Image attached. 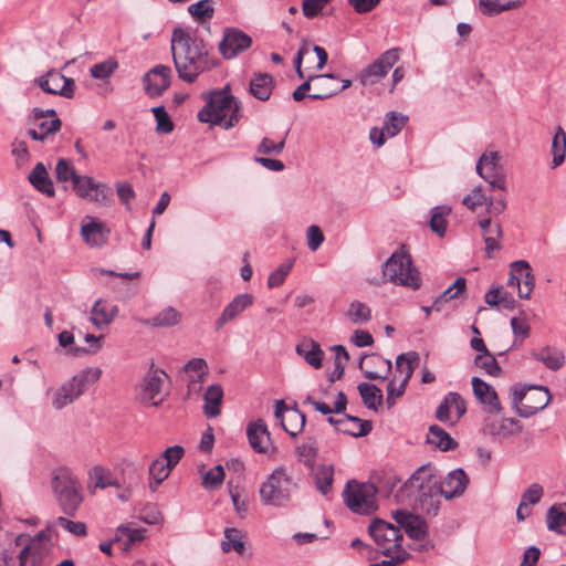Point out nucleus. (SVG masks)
<instances>
[{
  "instance_id": "obj_1",
  "label": "nucleus",
  "mask_w": 566,
  "mask_h": 566,
  "mask_svg": "<svg viewBox=\"0 0 566 566\" xmlns=\"http://www.w3.org/2000/svg\"><path fill=\"white\" fill-rule=\"evenodd\" d=\"M170 48L178 76L187 83H193L200 74L219 64V60L211 54L209 45L202 39L180 28L172 31Z\"/></svg>"
},
{
  "instance_id": "obj_2",
  "label": "nucleus",
  "mask_w": 566,
  "mask_h": 566,
  "mask_svg": "<svg viewBox=\"0 0 566 566\" xmlns=\"http://www.w3.org/2000/svg\"><path fill=\"white\" fill-rule=\"evenodd\" d=\"M441 496L443 494L440 476L430 464L418 468L396 495L398 502L419 507L428 515H437Z\"/></svg>"
},
{
  "instance_id": "obj_3",
  "label": "nucleus",
  "mask_w": 566,
  "mask_h": 566,
  "mask_svg": "<svg viewBox=\"0 0 566 566\" xmlns=\"http://www.w3.org/2000/svg\"><path fill=\"white\" fill-rule=\"evenodd\" d=\"M241 117V104L229 86L210 92L206 105L198 112L199 122L221 125L226 129L234 127Z\"/></svg>"
},
{
  "instance_id": "obj_4",
  "label": "nucleus",
  "mask_w": 566,
  "mask_h": 566,
  "mask_svg": "<svg viewBox=\"0 0 566 566\" xmlns=\"http://www.w3.org/2000/svg\"><path fill=\"white\" fill-rule=\"evenodd\" d=\"M297 483L287 473L286 469L279 467L272 471L260 486V499L264 505L285 507L290 504Z\"/></svg>"
},
{
  "instance_id": "obj_5",
  "label": "nucleus",
  "mask_w": 566,
  "mask_h": 566,
  "mask_svg": "<svg viewBox=\"0 0 566 566\" xmlns=\"http://www.w3.org/2000/svg\"><path fill=\"white\" fill-rule=\"evenodd\" d=\"M52 490L61 511L74 516L83 502L81 483L67 468H59L53 472Z\"/></svg>"
},
{
  "instance_id": "obj_6",
  "label": "nucleus",
  "mask_w": 566,
  "mask_h": 566,
  "mask_svg": "<svg viewBox=\"0 0 566 566\" xmlns=\"http://www.w3.org/2000/svg\"><path fill=\"white\" fill-rule=\"evenodd\" d=\"M382 273L396 285L406 286L413 291L419 290L422 284L421 274L413 265L411 255L403 250V245L384 263Z\"/></svg>"
},
{
  "instance_id": "obj_7",
  "label": "nucleus",
  "mask_w": 566,
  "mask_h": 566,
  "mask_svg": "<svg viewBox=\"0 0 566 566\" xmlns=\"http://www.w3.org/2000/svg\"><path fill=\"white\" fill-rule=\"evenodd\" d=\"M512 407L522 418H530L543 410L551 401L547 387L515 384L510 390Z\"/></svg>"
},
{
  "instance_id": "obj_8",
  "label": "nucleus",
  "mask_w": 566,
  "mask_h": 566,
  "mask_svg": "<svg viewBox=\"0 0 566 566\" xmlns=\"http://www.w3.org/2000/svg\"><path fill=\"white\" fill-rule=\"evenodd\" d=\"M101 376L102 370L97 367L82 369L53 392L52 406L56 410L63 409L82 396L88 385L96 382Z\"/></svg>"
},
{
  "instance_id": "obj_9",
  "label": "nucleus",
  "mask_w": 566,
  "mask_h": 566,
  "mask_svg": "<svg viewBox=\"0 0 566 566\" xmlns=\"http://www.w3.org/2000/svg\"><path fill=\"white\" fill-rule=\"evenodd\" d=\"M378 489L374 483L347 482L343 491L346 506L357 514H370L377 509L376 494Z\"/></svg>"
},
{
  "instance_id": "obj_10",
  "label": "nucleus",
  "mask_w": 566,
  "mask_h": 566,
  "mask_svg": "<svg viewBox=\"0 0 566 566\" xmlns=\"http://www.w3.org/2000/svg\"><path fill=\"white\" fill-rule=\"evenodd\" d=\"M368 530L382 555L391 556L392 553L405 552L402 549L403 537L399 527L377 518Z\"/></svg>"
},
{
  "instance_id": "obj_11",
  "label": "nucleus",
  "mask_w": 566,
  "mask_h": 566,
  "mask_svg": "<svg viewBox=\"0 0 566 566\" xmlns=\"http://www.w3.org/2000/svg\"><path fill=\"white\" fill-rule=\"evenodd\" d=\"M399 48H392L381 53L373 63L359 72L358 80L360 84L367 87L379 83L399 61Z\"/></svg>"
},
{
  "instance_id": "obj_12",
  "label": "nucleus",
  "mask_w": 566,
  "mask_h": 566,
  "mask_svg": "<svg viewBox=\"0 0 566 566\" xmlns=\"http://www.w3.org/2000/svg\"><path fill=\"white\" fill-rule=\"evenodd\" d=\"M167 378L168 375L163 369L155 368L151 364L140 382V402L145 406H160L165 399L161 389Z\"/></svg>"
},
{
  "instance_id": "obj_13",
  "label": "nucleus",
  "mask_w": 566,
  "mask_h": 566,
  "mask_svg": "<svg viewBox=\"0 0 566 566\" xmlns=\"http://www.w3.org/2000/svg\"><path fill=\"white\" fill-rule=\"evenodd\" d=\"M32 118L36 128H30L28 135L33 140L45 142L51 135L57 133L62 127V122L55 109H42L34 107Z\"/></svg>"
},
{
  "instance_id": "obj_14",
  "label": "nucleus",
  "mask_w": 566,
  "mask_h": 566,
  "mask_svg": "<svg viewBox=\"0 0 566 566\" xmlns=\"http://www.w3.org/2000/svg\"><path fill=\"white\" fill-rule=\"evenodd\" d=\"M467 413V402L459 392H448L436 409V418L451 427Z\"/></svg>"
},
{
  "instance_id": "obj_15",
  "label": "nucleus",
  "mask_w": 566,
  "mask_h": 566,
  "mask_svg": "<svg viewBox=\"0 0 566 566\" xmlns=\"http://www.w3.org/2000/svg\"><path fill=\"white\" fill-rule=\"evenodd\" d=\"M523 424L515 418H503L501 421L486 417L483 420L482 432L494 442L502 443L504 440L521 433Z\"/></svg>"
},
{
  "instance_id": "obj_16",
  "label": "nucleus",
  "mask_w": 566,
  "mask_h": 566,
  "mask_svg": "<svg viewBox=\"0 0 566 566\" xmlns=\"http://www.w3.org/2000/svg\"><path fill=\"white\" fill-rule=\"evenodd\" d=\"M476 172L489 182L491 189L505 190L506 180L499 165V153L483 154L476 163Z\"/></svg>"
},
{
  "instance_id": "obj_17",
  "label": "nucleus",
  "mask_w": 566,
  "mask_h": 566,
  "mask_svg": "<svg viewBox=\"0 0 566 566\" xmlns=\"http://www.w3.org/2000/svg\"><path fill=\"white\" fill-rule=\"evenodd\" d=\"M72 184L76 195L83 199L107 203L112 197L109 187L105 184L96 182L92 177L77 175Z\"/></svg>"
},
{
  "instance_id": "obj_18",
  "label": "nucleus",
  "mask_w": 566,
  "mask_h": 566,
  "mask_svg": "<svg viewBox=\"0 0 566 566\" xmlns=\"http://www.w3.org/2000/svg\"><path fill=\"white\" fill-rule=\"evenodd\" d=\"M252 44L250 35L235 28H227L219 43L220 54L227 59H233L248 50Z\"/></svg>"
},
{
  "instance_id": "obj_19",
  "label": "nucleus",
  "mask_w": 566,
  "mask_h": 566,
  "mask_svg": "<svg viewBox=\"0 0 566 566\" xmlns=\"http://www.w3.org/2000/svg\"><path fill=\"white\" fill-rule=\"evenodd\" d=\"M41 90L48 94L71 98L74 95L75 82L54 70L35 80Z\"/></svg>"
},
{
  "instance_id": "obj_20",
  "label": "nucleus",
  "mask_w": 566,
  "mask_h": 566,
  "mask_svg": "<svg viewBox=\"0 0 566 566\" xmlns=\"http://www.w3.org/2000/svg\"><path fill=\"white\" fill-rule=\"evenodd\" d=\"M171 69L158 64L149 70L143 77L145 93L149 97H158L170 86Z\"/></svg>"
},
{
  "instance_id": "obj_21",
  "label": "nucleus",
  "mask_w": 566,
  "mask_h": 566,
  "mask_svg": "<svg viewBox=\"0 0 566 566\" xmlns=\"http://www.w3.org/2000/svg\"><path fill=\"white\" fill-rule=\"evenodd\" d=\"M274 416L291 437L297 436V433L303 430L306 422V417L302 411L298 409L289 410L283 400L275 402Z\"/></svg>"
},
{
  "instance_id": "obj_22",
  "label": "nucleus",
  "mask_w": 566,
  "mask_h": 566,
  "mask_svg": "<svg viewBox=\"0 0 566 566\" xmlns=\"http://www.w3.org/2000/svg\"><path fill=\"white\" fill-rule=\"evenodd\" d=\"M471 385L473 395L480 403L483 405L484 411L490 415H499L502 411V406L495 389L481 379L480 377H472Z\"/></svg>"
},
{
  "instance_id": "obj_23",
  "label": "nucleus",
  "mask_w": 566,
  "mask_h": 566,
  "mask_svg": "<svg viewBox=\"0 0 566 566\" xmlns=\"http://www.w3.org/2000/svg\"><path fill=\"white\" fill-rule=\"evenodd\" d=\"M392 518L410 538L421 541L427 536V524L420 516L406 510H397L392 512Z\"/></svg>"
},
{
  "instance_id": "obj_24",
  "label": "nucleus",
  "mask_w": 566,
  "mask_h": 566,
  "mask_svg": "<svg viewBox=\"0 0 566 566\" xmlns=\"http://www.w3.org/2000/svg\"><path fill=\"white\" fill-rule=\"evenodd\" d=\"M359 368L364 376L370 380L386 379L391 371L392 365L389 359L378 354L363 356L359 361Z\"/></svg>"
},
{
  "instance_id": "obj_25",
  "label": "nucleus",
  "mask_w": 566,
  "mask_h": 566,
  "mask_svg": "<svg viewBox=\"0 0 566 566\" xmlns=\"http://www.w3.org/2000/svg\"><path fill=\"white\" fill-rule=\"evenodd\" d=\"M184 370L188 377V395L200 392L209 373L207 361L203 358H192L186 363Z\"/></svg>"
},
{
  "instance_id": "obj_26",
  "label": "nucleus",
  "mask_w": 566,
  "mask_h": 566,
  "mask_svg": "<svg viewBox=\"0 0 566 566\" xmlns=\"http://www.w3.org/2000/svg\"><path fill=\"white\" fill-rule=\"evenodd\" d=\"M254 302L252 294H238L222 311L214 323L216 331L221 329L226 324L235 319L241 313L250 307Z\"/></svg>"
},
{
  "instance_id": "obj_27",
  "label": "nucleus",
  "mask_w": 566,
  "mask_h": 566,
  "mask_svg": "<svg viewBox=\"0 0 566 566\" xmlns=\"http://www.w3.org/2000/svg\"><path fill=\"white\" fill-rule=\"evenodd\" d=\"M478 223L485 242V256L492 259L494 251L501 249L499 240L503 235L502 227L499 222H493L491 218H482Z\"/></svg>"
},
{
  "instance_id": "obj_28",
  "label": "nucleus",
  "mask_w": 566,
  "mask_h": 566,
  "mask_svg": "<svg viewBox=\"0 0 566 566\" xmlns=\"http://www.w3.org/2000/svg\"><path fill=\"white\" fill-rule=\"evenodd\" d=\"M469 484V478L463 469L458 468L448 473L443 482H441V489L443 497L451 500L461 496Z\"/></svg>"
},
{
  "instance_id": "obj_29",
  "label": "nucleus",
  "mask_w": 566,
  "mask_h": 566,
  "mask_svg": "<svg viewBox=\"0 0 566 566\" xmlns=\"http://www.w3.org/2000/svg\"><path fill=\"white\" fill-rule=\"evenodd\" d=\"M247 437L251 448L258 452H266L270 442L268 426L261 419L250 422L247 428Z\"/></svg>"
},
{
  "instance_id": "obj_30",
  "label": "nucleus",
  "mask_w": 566,
  "mask_h": 566,
  "mask_svg": "<svg viewBox=\"0 0 566 566\" xmlns=\"http://www.w3.org/2000/svg\"><path fill=\"white\" fill-rule=\"evenodd\" d=\"M117 314V305L99 298L92 306L91 322L96 328L102 329L108 326L115 319Z\"/></svg>"
},
{
  "instance_id": "obj_31",
  "label": "nucleus",
  "mask_w": 566,
  "mask_h": 566,
  "mask_svg": "<svg viewBox=\"0 0 566 566\" xmlns=\"http://www.w3.org/2000/svg\"><path fill=\"white\" fill-rule=\"evenodd\" d=\"M81 234L88 245L102 247L108 240L109 229L103 222L91 218L90 222L82 224Z\"/></svg>"
},
{
  "instance_id": "obj_32",
  "label": "nucleus",
  "mask_w": 566,
  "mask_h": 566,
  "mask_svg": "<svg viewBox=\"0 0 566 566\" xmlns=\"http://www.w3.org/2000/svg\"><path fill=\"white\" fill-rule=\"evenodd\" d=\"M510 268L514 269V273L521 276V284L518 286V296L521 298H528L535 285V277L532 273L530 263L525 260H518L511 263Z\"/></svg>"
},
{
  "instance_id": "obj_33",
  "label": "nucleus",
  "mask_w": 566,
  "mask_h": 566,
  "mask_svg": "<svg viewBox=\"0 0 566 566\" xmlns=\"http://www.w3.org/2000/svg\"><path fill=\"white\" fill-rule=\"evenodd\" d=\"M531 356L553 371L559 370L565 365L564 352L554 346H545L538 352H533Z\"/></svg>"
},
{
  "instance_id": "obj_34",
  "label": "nucleus",
  "mask_w": 566,
  "mask_h": 566,
  "mask_svg": "<svg viewBox=\"0 0 566 566\" xmlns=\"http://www.w3.org/2000/svg\"><path fill=\"white\" fill-rule=\"evenodd\" d=\"M223 399V389L221 385H210L203 394V413L208 418H216L221 412V402Z\"/></svg>"
},
{
  "instance_id": "obj_35",
  "label": "nucleus",
  "mask_w": 566,
  "mask_h": 566,
  "mask_svg": "<svg viewBox=\"0 0 566 566\" xmlns=\"http://www.w3.org/2000/svg\"><path fill=\"white\" fill-rule=\"evenodd\" d=\"M30 184L41 193L53 197L55 195L54 186L49 177L45 166L38 163L28 177Z\"/></svg>"
},
{
  "instance_id": "obj_36",
  "label": "nucleus",
  "mask_w": 566,
  "mask_h": 566,
  "mask_svg": "<svg viewBox=\"0 0 566 566\" xmlns=\"http://www.w3.org/2000/svg\"><path fill=\"white\" fill-rule=\"evenodd\" d=\"M526 0H480V11L488 17L497 15L504 11L521 8Z\"/></svg>"
},
{
  "instance_id": "obj_37",
  "label": "nucleus",
  "mask_w": 566,
  "mask_h": 566,
  "mask_svg": "<svg viewBox=\"0 0 566 566\" xmlns=\"http://www.w3.org/2000/svg\"><path fill=\"white\" fill-rule=\"evenodd\" d=\"M274 87V80L268 73L255 74L250 82V93L260 101H268Z\"/></svg>"
},
{
  "instance_id": "obj_38",
  "label": "nucleus",
  "mask_w": 566,
  "mask_h": 566,
  "mask_svg": "<svg viewBox=\"0 0 566 566\" xmlns=\"http://www.w3.org/2000/svg\"><path fill=\"white\" fill-rule=\"evenodd\" d=\"M343 422H344V424L340 426L338 432H342V433H345V434H348L352 437H365L373 429L371 421L361 420L358 417L349 416L347 413H344Z\"/></svg>"
},
{
  "instance_id": "obj_39",
  "label": "nucleus",
  "mask_w": 566,
  "mask_h": 566,
  "mask_svg": "<svg viewBox=\"0 0 566 566\" xmlns=\"http://www.w3.org/2000/svg\"><path fill=\"white\" fill-rule=\"evenodd\" d=\"M296 353L314 368L322 367L324 353L317 342L313 339L302 342L296 346Z\"/></svg>"
},
{
  "instance_id": "obj_40",
  "label": "nucleus",
  "mask_w": 566,
  "mask_h": 566,
  "mask_svg": "<svg viewBox=\"0 0 566 566\" xmlns=\"http://www.w3.org/2000/svg\"><path fill=\"white\" fill-rule=\"evenodd\" d=\"M427 442L441 451H450L458 446L457 441L444 429L437 424L429 427Z\"/></svg>"
},
{
  "instance_id": "obj_41",
  "label": "nucleus",
  "mask_w": 566,
  "mask_h": 566,
  "mask_svg": "<svg viewBox=\"0 0 566 566\" xmlns=\"http://www.w3.org/2000/svg\"><path fill=\"white\" fill-rule=\"evenodd\" d=\"M546 524L549 531L566 535V503L547 510Z\"/></svg>"
},
{
  "instance_id": "obj_42",
  "label": "nucleus",
  "mask_w": 566,
  "mask_h": 566,
  "mask_svg": "<svg viewBox=\"0 0 566 566\" xmlns=\"http://www.w3.org/2000/svg\"><path fill=\"white\" fill-rule=\"evenodd\" d=\"M313 479L317 491L323 495H328L333 489L334 468L332 465H318L313 469Z\"/></svg>"
},
{
  "instance_id": "obj_43",
  "label": "nucleus",
  "mask_w": 566,
  "mask_h": 566,
  "mask_svg": "<svg viewBox=\"0 0 566 566\" xmlns=\"http://www.w3.org/2000/svg\"><path fill=\"white\" fill-rule=\"evenodd\" d=\"M364 405L370 410H377L382 405V392L374 384L360 382L357 387Z\"/></svg>"
},
{
  "instance_id": "obj_44",
  "label": "nucleus",
  "mask_w": 566,
  "mask_h": 566,
  "mask_svg": "<svg viewBox=\"0 0 566 566\" xmlns=\"http://www.w3.org/2000/svg\"><path fill=\"white\" fill-rule=\"evenodd\" d=\"M171 469L164 462L163 458L155 459L148 469L149 489L155 492L158 486L169 476Z\"/></svg>"
},
{
  "instance_id": "obj_45",
  "label": "nucleus",
  "mask_w": 566,
  "mask_h": 566,
  "mask_svg": "<svg viewBox=\"0 0 566 566\" xmlns=\"http://www.w3.org/2000/svg\"><path fill=\"white\" fill-rule=\"evenodd\" d=\"M244 537L245 534L243 531L234 528V527H227L224 530V538L221 542V548L224 553H229L231 551H234L238 554H243L244 552Z\"/></svg>"
},
{
  "instance_id": "obj_46",
  "label": "nucleus",
  "mask_w": 566,
  "mask_h": 566,
  "mask_svg": "<svg viewBox=\"0 0 566 566\" xmlns=\"http://www.w3.org/2000/svg\"><path fill=\"white\" fill-rule=\"evenodd\" d=\"M419 361V355L416 352H409L398 355L396 358V370L402 376L401 381L408 384L412 377L415 367Z\"/></svg>"
},
{
  "instance_id": "obj_47",
  "label": "nucleus",
  "mask_w": 566,
  "mask_h": 566,
  "mask_svg": "<svg viewBox=\"0 0 566 566\" xmlns=\"http://www.w3.org/2000/svg\"><path fill=\"white\" fill-rule=\"evenodd\" d=\"M552 168H557L565 161L566 156V133L558 126L552 140Z\"/></svg>"
},
{
  "instance_id": "obj_48",
  "label": "nucleus",
  "mask_w": 566,
  "mask_h": 566,
  "mask_svg": "<svg viewBox=\"0 0 566 566\" xmlns=\"http://www.w3.org/2000/svg\"><path fill=\"white\" fill-rule=\"evenodd\" d=\"M451 208L448 206H437L431 209V218L429 221L430 229L440 238L447 232V217L450 214Z\"/></svg>"
},
{
  "instance_id": "obj_49",
  "label": "nucleus",
  "mask_w": 566,
  "mask_h": 566,
  "mask_svg": "<svg viewBox=\"0 0 566 566\" xmlns=\"http://www.w3.org/2000/svg\"><path fill=\"white\" fill-rule=\"evenodd\" d=\"M188 13L198 23L210 21L214 15V1L200 0L188 7Z\"/></svg>"
},
{
  "instance_id": "obj_50",
  "label": "nucleus",
  "mask_w": 566,
  "mask_h": 566,
  "mask_svg": "<svg viewBox=\"0 0 566 566\" xmlns=\"http://www.w3.org/2000/svg\"><path fill=\"white\" fill-rule=\"evenodd\" d=\"M180 317L181 315L176 308L168 306L154 317L145 319L144 323L155 327H169L178 324Z\"/></svg>"
},
{
  "instance_id": "obj_51",
  "label": "nucleus",
  "mask_w": 566,
  "mask_h": 566,
  "mask_svg": "<svg viewBox=\"0 0 566 566\" xmlns=\"http://www.w3.org/2000/svg\"><path fill=\"white\" fill-rule=\"evenodd\" d=\"M295 452L298 461L303 462L311 470L314 469V463L318 452L315 439L308 438L307 441L296 447Z\"/></svg>"
},
{
  "instance_id": "obj_52",
  "label": "nucleus",
  "mask_w": 566,
  "mask_h": 566,
  "mask_svg": "<svg viewBox=\"0 0 566 566\" xmlns=\"http://www.w3.org/2000/svg\"><path fill=\"white\" fill-rule=\"evenodd\" d=\"M467 287V280L464 277H458L454 283L449 286L442 294H440L433 302L434 311L439 312L442 304L457 298L460 296Z\"/></svg>"
},
{
  "instance_id": "obj_53",
  "label": "nucleus",
  "mask_w": 566,
  "mask_h": 566,
  "mask_svg": "<svg viewBox=\"0 0 566 566\" xmlns=\"http://www.w3.org/2000/svg\"><path fill=\"white\" fill-rule=\"evenodd\" d=\"M329 80H337V76L332 74V73H327V74H315V75H308L306 76V80L300 85L297 86L294 92L292 93V97L295 102H301L303 101L305 97H308L310 98V95L308 92L311 91V87H312V83L315 82V81H329Z\"/></svg>"
},
{
  "instance_id": "obj_54",
  "label": "nucleus",
  "mask_w": 566,
  "mask_h": 566,
  "mask_svg": "<svg viewBox=\"0 0 566 566\" xmlns=\"http://www.w3.org/2000/svg\"><path fill=\"white\" fill-rule=\"evenodd\" d=\"M346 316L353 324H364L371 319V310L367 304L354 301L349 304Z\"/></svg>"
},
{
  "instance_id": "obj_55",
  "label": "nucleus",
  "mask_w": 566,
  "mask_h": 566,
  "mask_svg": "<svg viewBox=\"0 0 566 566\" xmlns=\"http://www.w3.org/2000/svg\"><path fill=\"white\" fill-rule=\"evenodd\" d=\"M474 365L490 376H500L502 373L497 360L490 352L476 355Z\"/></svg>"
},
{
  "instance_id": "obj_56",
  "label": "nucleus",
  "mask_w": 566,
  "mask_h": 566,
  "mask_svg": "<svg viewBox=\"0 0 566 566\" xmlns=\"http://www.w3.org/2000/svg\"><path fill=\"white\" fill-rule=\"evenodd\" d=\"M408 117L397 112H389L384 122V129L387 136L395 137L406 125Z\"/></svg>"
},
{
  "instance_id": "obj_57",
  "label": "nucleus",
  "mask_w": 566,
  "mask_h": 566,
  "mask_svg": "<svg viewBox=\"0 0 566 566\" xmlns=\"http://www.w3.org/2000/svg\"><path fill=\"white\" fill-rule=\"evenodd\" d=\"M156 119V130L159 134H169L174 130V123L168 115L165 106H156L151 108Z\"/></svg>"
},
{
  "instance_id": "obj_58",
  "label": "nucleus",
  "mask_w": 566,
  "mask_h": 566,
  "mask_svg": "<svg viewBox=\"0 0 566 566\" xmlns=\"http://www.w3.org/2000/svg\"><path fill=\"white\" fill-rule=\"evenodd\" d=\"M294 264V260L290 259L282 263L275 271H273L268 279V286L270 289L281 286L289 273L291 272Z\"/></svg>"
},
{
  "instance_id": "obj_59",
  "label": "nucleus",
  "mask_w": 566,
  "mask_h": 566,
  "mask_svg": "<svg viewBox=\"0 0 566 566\" xmlns=\"http://www.w3.org/2000/svg\"><path fill=\"white\" fill-rule=\"evenodd\" d=\"M118 67L117 61L108 59L106 61L94 64L90 72L94 78L105 80L108 78Z\"/></svg>"
},
{
  "instance_id": "obj_60",
  "label": "nucleus",
  "mask_w": 566,
  "mask_h": 566,
  "mask_svg": "<svg viewBox=\"0 0 566 566\" xmlns=\"http://www.w3.org/2000/svg\"><path fill=\"white\" fill-rule=\"evenodd\" d=\"M224 480V470L221 464L210 469L202 478V484L208 490L218 489Z\"/></svg>"
},
{
  "instance_id": "obj_61",
  "label": "nucleus",
  "mask_w": 566,
  "mask_h": 566,
  "mask_svg": "<svg viewBox=\"0 0 566 566\" xmlns=\"http://www.w3.org/2000/svg\"><path fill=\"white\" fill-rule=\"evenodd\" d=\"M90 475L94 480L96 488L106 489L114 485L111 472L102 465L93 467Z\"/></svg>"
},
{
  "instance_id": "obj_62",
  "label": "nucleus",
  "mask_w": 566,
  "mask_h": 566,
  "mask_svg": "<svg viewBox=\"0 0 566 566\" xmlns=\"http://www.w3.org/2000/svg\"><path fill=\"white\" fill-rule=\"evenodd\" d=\"M55 525L64 528L75 536H85L87 534L86 524L80 521H71L66 517L60 516L55 521Z\"/></svg>"
},
{
  "instance_id": "obj_63",
  "label": "nucleus",
  "mask_w": 566,
  "mask_h": 566,
  "mask_svg": "<svg viewBox=\"0 0 566 566\" xmlns=\"http://www.w3.org/2000/svg\"><path fill=\"white\" fill-rule=\"evenodd\" d=\"M401 479L394 472H386L378 479V492H382L386 496L390 495L392 491L400 483Z\"/></svg>"
},
{
  "instance_id": "obj_64",
  "label": "nucleus",
  "mask_w": 566,
  "mask_h": 566,
  "mask_svg": "<svg viewBox=\"0 0 566 566\" xmlns=\"http://www.w3.org/2000/svg\"><path fill=\"white\" fill-rule=\"evenodd\" d=\"M55 174H56V179L59 181L72 180V182L78 175L75 171L74 167L71 165V163L63 158L59 159L56 167H55Z\"/></svg>"
}]
</instances>
